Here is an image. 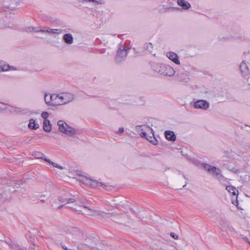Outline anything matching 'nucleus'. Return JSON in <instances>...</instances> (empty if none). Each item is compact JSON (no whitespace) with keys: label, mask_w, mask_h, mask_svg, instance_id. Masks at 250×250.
<instances>
[{"label":"nucleus","mask_w":250,"mask_h":250,"mask_svg":"<svg viewBox=\"0 0 250 250\" xmlns=\"http://www.w3.org/2000/svg\"><path fill=\"white\" fill-rule=\"evenodd\" d=\"M153 67L154 71L164 76H171L174 74L173 69L171 66L166 64L158 63L155 64Z\"/></svg>","instance_id":"1"},{"label":"nucleus","mask_w":250,"mask_h":250,"mask_svg":"<svg viewBox=\"0 0 250 250\" xmlns=\"http://www.w3.org/2000/svg\"><path fill=\"white\" fill-rule=\"evenodd\" d=\"M198 162L201 164V166L205 170H207L208 172L212 173L220 181H221L224 178V177L221 174V170L219 168L206 163Z\"/></svg>","instance_id":"2"},{"label":"nucleus","mask_w":250,"mask_h":250,"mask_svg":"<svg viewBox=\"0 0 250 250\" xmlns=\"http://www.w3.org/2000/svg\"><path fill=\"white\" fill-rule=\"evenodd\" d=\"M129 48L123 46H120L117 50V54L115 57V61L117 62H121L126 57L127 54V50Z\"/></svg>","instance_id":"3"},{"label":"nucleus","mask_w":250,"mask_h":250,"mask_svg":"<svg viewBox=\"0 0 250 250\" xmlns=\"http://www.w3.org/2000/svg\"><path fill=\"white\" fill-rule=\"evenodd\" d=\"M226 190L229 193H231L233 195L235 196V199H233L232 198L231 203L232 204L235 205L237 208L239 209H242L241 208L238 207V201L237 200V195L238 193V190L236 189L235 187L233 186H228L226 188Z\"/></svg>","instance_id":"4"},{"label":"nucleus","mask_w":250,"mask_h":250,"mask_svg":"<svg viewBox=\"0 0 250 250\" xmlns=\"http://www.w3.org/2000/svg\"><path fill=\"white\" fill-rule=\"evenodd\" d=\"M56 97L61 100V103H59V104H67L72 101L73 99V95L69 93H63L62 95H57Z\"/></svg>","instance_id":"5"},{"label":"nucleus","mask_w":250,"mask_h":250,"mask_svg":"<svg viewBox=\"0 0 250 250\" xmlns=\"http://www.w3.org/2000/svg\"><path fill=\"white\" fill-rule=\"evenodd\" d=\"M209 105L208 102L204 100H198L194 104V107L195 108H200L204 110L208 109Z\"/></svg>","instance_id":"6"},{"label":"nucleus","mask_w":250,"mask_h":250,"mask_svg":"<svg viewBox=\"0 0 250 250\" xmlns=\"http://www.w3.org/2000/svg\"><path fill=\"white\" fill-rule=\"evenodd\" d=\"M85 178L88 180V182H87V184H89L92 187L94 188H97L99 187H103V188H104L105 187H106V185L104 183H102L101 182H98V181L90 179V178H87V177H85Z\"/></svg>","instance_id":"7"},{"label":"nucleus","mask_w":250,"mask_h":250,"mask_svg":"<svg viewBox=\"0 0 250 250\" xmlns=\"http://www.w3.org/2000/svg\"><path fill=\"white\" fill-rule=\"evenodd\" d=\"M240 70L243 76H247L249 74V70L245 61H243L239 66Z\"/></svg>","instance_id":"8"},{"label":"nucleus","mask_w":250,"mask_h":250,"mask_svg":"<svg viewBox=\"0 0 250 250\" xmlns=\"http://www.w3.org/2000/svg\"><path fill=\"white\" fill-rule=\"evenodd\" d=\"M85 245L90 249H94L96 245V239L93 237H88L85 240Z\"/></svg>","instance_id":"9"},{"label":"nucleus","mask_w":250,"mask_h":250,"mask_svg":"<svg viewBox=\"0 0 250 250\" xmlns=\"http://www.w3.org/2000/svg\"><path fill=\"white\" fill-rule=\"evenodd\" d=\"M167 57L175 63L177 64H180V61L177 54L174 52H168L167 53Z\"/></svg>","instance_id":"10"},{"label":"nucleus","mask_w":250,"mask_h":250,"mask_svg":"<svg viewBox=\"0 0 250 250\" xmlns=\"http://www.w3.org/2000/svg\"><path fill=\"white\" fill-rule=\"evenodd\" d=\"M165 136L166 138L169 141L174 142L176 140V136L174 132L170 130H166L165 132Z\"/></svg>","instance_id":"11"},{"label":"nucleus","mask_w":250,"mask_h":250,"mask_svg":"<svg viewBox=\"0 0 250 250\" xmlns=\"http://www.w3.org/2000/svg\"><path fill=\"white\" fill-rule=\"evenodd\" d=\"M177 3L184 10H188L191 7L190 4L185 0H178Z\"/></svg>","instance_id":"12"},{"label":"nucleus","mask_w":250,"mask_h":250,"mask_svg":"<svg viewBox=\"0 0 250 250\" xmlns=\"http://www.w3.org/2000/svg\"><path fill=\"white\" fill-rule=\"evenodd\" d=\"M140 135L142 137L146 138L147 140L150 142L153 145H157L158 144V141L155 137L153 138V140H150L147 137L148 135L146 134V132L144 131H142L140 133Z\"/></svg>","instance_id":"13"},{"label":"nucleus","mask_w":250,"mask_h":250,"mask_svg":"<svg viewBox=\"0 0 250 250\" xmlns=\"http://www.w3.org/2000/svg\"><path fill=\"white\" fill-rule=\"evenodd\" d=\"M58 125L59 126V130L62 133H65L66 131L67 126L68 125L62 120H60L58 122Z\"/></svg>","instance_id":"14"},{"label":"nucleus","mask_w":250,"mask_h":250,"mask_svg":"<svg viewBox=\"0 0 250 250\" xmlns=\"http://www.w3.org/2000/svg\"><path fill=\"white\" fill-rule=\"evenodd\" d=\"M43 128L45 132H49L52 129V125L48 120H44L43 122Z\"/></svg>","instance_id":"15"},{"label":"nucleus","mask_w":250,"mask_h":250,"mask_svg":"<svg viewBox=\"0 0 250 250\" xmlns=\"http://www.w3.org/2000/svg\"><path fill=\"white\" fill-rule=\"evenodd\" d=\"M63 39L67 44H71L73 41L72 35L70 33L64 34L63 36Z\"/></svg>","instance_id":"16"},{"label":"nucleus","mask_w":250,"mask_h":250,"mask_svg":"<svg viewBox=\"0 0 250 250\" xmlns=\"http://www.w3.org/2000/svg\"><path fill=\"white\" fill-rule=\"evenodd\" d=\"M28 127L31 129H37L39 127V125L36 124L35 120L31 119L29 120V123L28 124Z\"/></svg>","instance_id":"17"},{"label":"nucleus","mask_w":250,"mask_h":250,"mask_svg":"<svg viewBox=\"0 0 250 250\" xmlns=\"http://www.w3.org/2000/svg\"><path fill=\"white\" fill-rule=\"evenodd\" d=\"M64 134H66L70 136H72L73 135L76 134V132L75 129L68 125V126H67L66 131Z\"/></svg>","instance_id":"18"},{"label":"nucleus","mask_w":250,"mask_h":250,"mask_svg":"<svg viewBox=\"0 0 250 250\" xmlns=\"http://www.w3.org/2000/svg\"><path fill=\"white\" fill-rule=\"evenodd\" d=\"M34 156L35 158L38 159H42L45 161V158H47L46 156L42 153L40 152H36L34 153Z\"/></svg>","instance_id":"19"},{"label":"nucleus","mask_w":250,"mask_h":250,"mask_svg":"<svg viewBox=\"0 0 250 250\" xmlns=\"http://www.w3.org/2000/svg\"><path fill=\"white\" fill-rule=\"evenodd\" d=\"M45 162H48L49 164H51L52 166H53L54 167L58 168L60 169H62L63 168L62 167L59 166L58 164L55 163L53 162H52L50 160L45 158Z\"/></svg>","instance_id":"20"},{"label":"nucleus","mask_w":250,"mask_h":250,"mask_svg":"<svg viewBox=\"0 0 250 250\" xmlns=\"http://www.w3.org/2000/svg\"><path fill=\"white\" fill-rule=\"evenodd\" d=\"M0 66H1V70L2 71H7L10 69V66L9 64H4L2 62H0Z\"/></svg>","instance_id":"21"},{"label":"nucleus","mask_w":250,"mask_h":250,"mask_svg":"<svg viewBox=\"0 0 250 250\" xmlns=\"http://www.w3.org/2000/svg\"><path fill=\"white\" fill-rule=\"evenodd\" d=\"M145 48L150 53H152L153 50V45L151 43H148L146 44Z\"/></svg>","instance_id":"22"},{"label":"nucleus","mask_w":250,"mask_h":250,"mask_svg":"<svg viewBox=\"0 0 250 250\" xmlns=\"http://www.w3.org/2000/svg\"><path fill=\"white\" fill-rule=\"evenodd\" d=\"M81 2H97L98 4H103L104 3V1L103 0H100V1H97L96 0H80Z\"/></svg>","instance_id":"23"},{"label":"nucleus","mask_w":250,"mask_h":250,"mask_svg":"<svg viewBox=\"0 0 250 250\" xmlns=\"http://www.w3.org/2000/svg\"><path fill=\"white\" fill-rule=\"evenodd\" d=\"M49 114L47 112L44 111L42 113L41 117L44 120H47V118L48 117Z\"/></svg>","instance_id":"24"},{"label":"nucleus","mask_w":250,"mask_h":250,"mask_svg":"<svg viewBox=\"0 0 250 250\" xmlns=\"http://www.w3.org/2000/svg\"><path fill=\"white\" fill-rule=\"evenodd\" d=\"M170 236L174 239H178V236L174 232H171Z\"/></svg>","instance_id":"25"},{"label":"nucleus","mask_w":250,"mask_h":250,"mask_svg":"<svg viewBox=\"0 0 250 250\" xmlns=\"http://www.w3.org/2000/svg\"><path fill=\"white\" fill-rule=\"evenodd\" d=\"M39 32H42V33H44V32H48V33H55L54 32H53L52 31V29H49V30H42V29H41L40 30L38 31Z\"/></svg>","instance_id":"26"},{"label":"nucleus","mask_w":250,"mask_h":250,"mask_svg":"<svg viewBox=\"0 0 250 250\" xmlns=\"http://www.w3.org/2000/svg\"><path fill=\"white\" fill-rule=\"evenodd\" d=\"M58 200H59L60 202H61L63 203V202H64L66 201L67 198H63V197H62V196H59V197H58Z\"/></svg>","instance_id":"27"},{"label":"nucleus","mask_w":250,"mask_h":250,"mask_svg":"<svg viewBox=\"0 0 250 250\" xmlns=\"http://www.w3.org/2000/svg\"><path fill=\"white\" fill-rule=\"evenodd\" d=\"M75 202V200L74 198H67L66 203H71Z\"/></svg>","instance_id":"28"},{"label":"nucleus","mask_w":250,"mask_h":250,"mask_svg":"<svg viewBox=\"0 0 250 250\" xmlns=\"http://www.w3.org/2000/svg\"><path fill=\"white\" fill-rule=\"evenodd\" d=\"M150 130H151V135H152V136H149V135H148L147 137H148L150 140H153V137H154V133H153V130H152V128H151V129H150Z\"/></svg>","instance_id":"29"},{"label":"nucleus","mask_w":250,"mask_h":250,"mask_svg":"<svg viewBox=\"0 0 250 250\" xmlns=\"http://www.w3.org/2000/svg\"><path fill=\"white\" fill-rule=\"evenodd\" d=\"M140 101H141L140 103H139V104H144V103H145V98L143 97H141L140 98Z\"/></svg>","instance_id":"30"},{"label":"nucleus","mask_w":250,"mask_h":250,"mask_svg":"<svg viewBox=\"0 0 250 250\" xmlns=\"http://www.w3.org/2000/svg\"><path fill=\"white\" fill-rule=\"evenodd\" d=\"M46 96H47V94H45V96H44V100H45V102L46 104L47 105H52V104L51 103L50 101H46Z\"/></svg>","instance_id":"31"},{"label":"nucleus","mask_w":250,"mask_h":250,"mask_svg":"<svg viewBox=\"0 0 250 250\" xmlns=\"http://www.w3.org/2000/svg\"><path fill=\"white\" fill-rule=\"evenodd\" d=\"M124 132V128L123 127H120L118 130L119 133H123Z\"/></svg>","instance_id":"32"},{"label":"nucleus","mask_w":250,"mask_h":250,"mask_svg":"<svg viewBox=\"0 0 250 250\" xmlns=\"http://www.w3.org/2000/svg\"><path fill=\"white\" fill-rule=\"evenodd\" d=\"M247 82L249 85H250V77H249L247 79Z\"/></svg>","instance_id":"33"},{"label":"nucleus","mask_w":250,"mask_h":250,"mask_svg":"<svg viewBox=\"0 0 250 250\" xmlns=\"http://www.w3.org/2000/svg\"><path fill=\"white\" fill-rule=\"evenodd\" d=\"M243 239H244V240H245L246 241H247L248 243H249V242H250V241H249V239H248V238H247V237H244V238H243Z\"/></svg>","instance_id":"34"},{"label":"nucleus","mask_w":250,"mask_h":250,"mask_svg":"<svg viewBox=\"0 0 250 250\" xmlns=\"http://www.w3.org/2000/svg\"><path fill=\"white\" fill-rule=\"evenodd\" d=\"M62 247L65 250H69V249L68 248H67L66 247H63V246H62Z\"/></svg>","instance_id":"35"},{"label":"nucleus","mask_w":250,"mask_h":250,"mask_svg":"<svg viewBox=\"0 0 250 250\" xmlns=\"http://www.w3.org/2000/svg\"><path fill=\"white\" fill-rule=\"evenodd\" d=\"M54 96V95H50V99H51V101H52V98H53V96Z\"/></svg>","instance_id":"36"},{"label":"nucleus","mask_w":250,"mask_h":250,"mask_svg":"<svg viewBox=\"0 0 250 250\" xmlns=\"http://www.w3.org/2000/svg\"><path fill=\"white\" fill-rule=\"evenodd\" d=\"M63 205H62V206H59L58 207V208H60L62 206H63Z\"/></svg>","instance_id":"37"}]
</instances>
